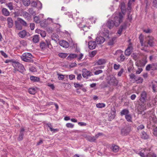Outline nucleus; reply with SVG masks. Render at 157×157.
I'll return each instance as SVG.
<instances>
[{"mask_svg": "<svg viewBox=\"0 0 157 157\" xmlns=\"http://www.w3.org/2000/svg\"><path fill=\"white\" fill-rule=\"evenodd\" d=\"M12 65L14 67L16 68L15 69H17V71L21 73L25 71L24 66L18 62L14 60L12 63Z\"/></svg>", "mask_w": 157, "mask_h": 157, "instance_id": "1", "label": "nucleus"}, {"mask_svg": "<svg viewBox=\"0 0 157 157\" xmlns=\"http://www.w3.org/2000/svg\"><path fill=\"white\" fill-rule=\"evenodd\" d=\"M123 16L121 12H119L118 16L115 17L113 19L115 26L116 27L118 26L119 24L122 22Z\"/></svg>", "mask_w": 157, "mask_h": 157, "instance_id": "2", "label": "nucleus"}, {"mask_svg": "<svg viewBox=\"0 0 157 157\" xmlns=\"http://www.w3.org/2000/svg\"><path fill=\"white\" fill-rule=\"evenodd\" d=\"M108 79L109 81L108 83L110 85L112 86H116L117 85L118 82L117 80L116 79L115 77L113 75L109 76Z\"/></svg>", "mask_w": 157, "mask_h": 157, "instance_id": "3", "label": "nucleus"}, {"mask_svg": "<svg viewBox=\"0 0 157 157\" xmlns=\"http://www.w3.org/2000/svg\"><path fill=\"white\" fill-rule=\"evenodd\" d=\"M131 131V127L126 126L121 129V134L122 136H126L129 134Z\"/></svg>", "mask_w": 157, "mask_h": 157, "instance_id": "4", "label": "nucleus"}, {"mask_svg": "<svg viewBox=\"0 0 157 157\" xmlns=\"http://www.w3.org/2000/svg\"><path fill=\"white\" fill-rule=\"evenodd\" d=\"M140 100L142 103L145 102L147 100V94L145 91H143L140 94Z\"/></svg>", "mask_w": 157, "mask_h": 157, "instance_id": "5", "label": "nucleus"}, {"mask_svg": "<svg viewBox=\"0 0 157 157\" xmlns=\"http://www.w3.org/2000/svg\"><path fill=\"white\" fill-rule=\"evenodd\" d=\"M127 22H124L123 25H121L117 31V33L121 35L123 30H126L127 28Z\"/></svg>", "mask_w": 157, "mask_h": 157, "instance_id": "6", "label": "nucleus"}, {"mask_svg": "<svg viewBox=\"0 0 157 157\" xmlns=\"http://www.w3.org/2000/svg\"><path fill=\"white\" fill-rule=\"evenodd\" d=\"M105 41V39L103 37L100 36H98L95 40L96 43L98 44H102Z\"/></svg>", "mask_w": 157, "mask_h": 157, "instance_id": "7", "label": "nucleus"}, {"mask_svg": "<svg viewBox=\"0 0 157 157\" xmlns=\"http://www.w3.org/2000/svg\"><path fill=\"white\" fill-rule=\"evenodd\" d=\"M106 25L109 29H111L115 25L114 21L112 20L109 19L107 21Z\"/></svg>", "mask_w": 157, "mask_h": 157, "instance_id": "8", "label": "nucleus"}, {"mask_svg": "<svg viewBox=\"0 0 157 157\" xmlns=\"http://www.w3.org/2000/svg\"><path fill=\"white\" fill-rule=\"evenodd\" d=\"M59 45L63 48H67L69 47V43L66 41L63 40L60 41L59 43Z\"/></svg>", "mask_w": 157, "mask_h": 157, "instance_id": "9", "label": "nucleus"}, {"mask_svg": "<svg viewBox=\"0 0 157 157\" xmlns=\"http://www.w3.org/2000/svg\"><path fill=\"white\" fill-rule=\"evenodd\" d=\"M89 48L90 49H93L95 48L96 46V43L95 41H90L88 43Z\"/></svg>", "mask_w": 157, "mask_h": 157, "instance_id": "10", "label": "nucleus"}, {"mask_svg": "<svg viewBox=\"0 0 157 157\" xmlns=\"http://www.w3.org/2000/svg\"><path fill=\"white\" fill-rule=\"evenodd\" d=\"M24 131L25 129L24 128H21L19 137L18 138V140L19 141H21L23 140L24 135Z\"/></svg>", "mask_w": 157, "mask_h": 157, "instance_id": "11", "label": "nucleus"}, {"mask_svg": "<svg viewBox=\"0 0 157 157\" xmlns=\"http://www.w3.org/2000/svg\"><path fill=\"white\" fill-rule=\"evenodd\" d=\"M154 38L152 36H149L148 37L147 44L149 45L150 47H153L154 45Z\"/></svg>", "mask_w": 157, "mask_h": 157, "instance_id": "12", "label": "nucleus"}, {"mask_svg": "<svg viewBox=\"0 0 157 157\" xmlns=\"http://www.w3.org/2000/svg\"><path fill=\"white\" fill-rule=\"evenodd\" d=\"M132 49L133 48L132 46L128 47L124 52L125 55L127 56H130L132 52Z\"/></svg>", "mask_w": 157, "mask_h": 157, "instance_id": "13", "label": "nucleus"}, {"mask_svg": "<svg viewBox=\"0 0 157 157\" xmlns=\"http://www.w3.org/2000/svg\"><path fill=\"white\" fill-rule=\"evenodd\" d=\"M22 13L24 17L28 20H30L31 19L32 17L31 15L27 12L23 11Z\"/></svg>", "mask_w": 157, "mask_h": 157, "instance_id": "14", "label": "nucleus"}, {"mask_svg": "<svg viewBox=\"0 0 157 157\" xmlns=\"http://www.w3.org/2000/svg\"><path fill=\"white\" fill-rule=\"evenodd\" d=\"M82 76L84 78H88L89 71L87 70L86 68H83L82 70Z\"/></svg>", "mask_w": 157, "mask_h": 157, "instance_id": "15", "label": "nucleus"}, {"mask_svg": "<svg viewBox=\"0 0 157 157\" xmlns=\"http://www.w3.org/2000/svg\"><path fill=\"white\" fill-rule=\"evenodd\" d=\"M145 107V105L143 103L142 104H139L137 107L136 109L140 111H144L146 109Z\"/></svg>", "mask_w": 157, "mask_h": 157, "instance_id": "16", "label": "nucleus"}, {"mask_svg": "<svg viewBox=\"0 0 157 157\" xmlns=\"http://www.w3.org/2000/svg\"><path fill=\"white\" fill-rule=\"evenodd\" d=\"M106 63L105 60L104 59H100L96 61L94 65H101L104 64Z\"/></svg>", "mask_w": 157, "mask_h": 157, "instance_id": "17", "label": "nucleus"}, {"mask_svg": "<svg viewBox=\"0 0 157 157\" xmlns=\"http://www.w3.org/2000/svg\"><path fill=\"white\" fill-rule=\"evenodd\" d=\"M120 7L122 14L123 15H124V13L126 11V8L125 3L123 2L121 3Z\"/></svg>", "mask_w": 157, "mask_h": 157, "instance_id": "18", "label": "nucleus"}, {"mask_svg": "<svg viewBox=\"0 0 157 157\" xmlns=\"http://www.w3.org/2000/svg\"><path fill=\"white\" fill-rule=\"evenodd\" d=\"M32 40L34 43H38L39 41V35H34L33 37Z\"/></svg>", "mask_w": 157, "mask_h": 157, "instance_id": "19", "label": "nucleus"}, {"mask_svg": "<svg viewBox=\"0 0 157 157\" xmlns=\"http://www.w3.org/2000/svg\"><path fill=\"white\" fill-rule=\"evenodd\" d=\"M8 27L10 28L12 27L13 25V21L11 17H8L7 19Z\"/></svg>", "mask_w": 157, "mask_h": 157, "instance_id": "20", "label": "nucleus"}, {"mask_svg": "<svg viewBox=\"0 0 157 157\" xmlns=\"http://www.w3.org/2000/svg\"><path fill=\"white\" fill-rule=\"evenodd\" d=\"M40 47L42 50H44L47 48L46 43L44 41H41L40 43Z\"/></svg>", "mask_w": 157, "mask_h": 157, "instance_id": "21", "label": "nucleus"}, {"mask_svg": "<svg viewBox=\"0 0 157 157\" xmlns=\"http://www.w3.org/2000/svg\"><path fill=\"white\" fill-rule=\"evenodd\" d=\"M77 57V55L75 54H70L67 57V59L69 60H71Z\"/></svg>", "mask_w": 157, "mask_h": 157, "instance_id": "22", "label": "nucleus"}, {"mask_svg": "<svg viewBox=\"0 0 157 157\" xmlns=\"http://www.w3.org/2000/svg\"><path fill=\"white\" fill-rule=\"evenodd\" d=\"M111 149L113 152L116 153L118 152L119 151V147L113 144V145H112Z\"/></svg>", "mask_w": 157, "mask_h": 157, "instance_id": "23", "label": "nucleus"}, {"mask_svg": "<svg viewBox=\"0 0 157 157\" xmlns=\"http://www.w3.org/2000/svg\"><path fill=\"white\" fill-rule=\"evenodd\" d=\"M19 22L17 21H15V25L16 28L19 30H21L22 29V27L21 25Z\"/></svg>", "mask_w": 157, "mask_h": 157, "instance_id": "24", "label": "nucleus"}, {"mask_svg": "<svg viewBox=\"0 0 157 157\" xmlns=\"http://www.w3.org/2000/svg\"><path fill=\"white\" fill-rule=\"evenodd\" d=\"M26 34V32L25 30H23L20 32L18 33L19 37L22 38L25 37Z\"/></svg>", "mask_w": 157, "mask_h": 157, "instance_id": "25", "label": "nucleus"}, {"mask_svg": "<svg viewBox=\"0 0 157 157\" xmlns=\"http://www.w3.org/2000/svg\"><path fill=\"white\" fill-rule=\"evenodd\" d=\"M29 12L33 16H35L36 15V11L35 10V8H29L28 10Z\"/></svg>", "mask_w": 157, "mask_h": 157, "instance_id": "26", "label": "nucleus"}, {"mask_svg": "<svg viewBox=\"0 0 157 157\" xmlns=\"http://www.w3.org/2000/svg\"><path fill=\"white\" fill-rule=\"evenodd\" d=\"M142 134L141 135V137L142 138L146 140L147 139L149 138V136L147 135V133L144 131H143L142 133Z\"/></svg>", "mask_w": 157, "mask_h": 157, "instance_id": "27", "label": "nucleus"}, {"mask_svg": "<svg viewBox=\"0 0 157 157\" xmlns=\"http://www.w3.org/2000/svg\"><path fill=\"white\" fill-rule=\"evenodd\" d=\"M17 20L23 25L25 26H27L26 22L21 18L18 17L17 18Z\"/></svg>", "mask_w": 157, "mask_h": 157, "instance_id": "28", "label": "nucleus"}, {"mask_svg": "<svg viewBox=\"0 0 157 157\" xmlns=\"http://www.w3.org/2000/svg\"><path fill=\"white\" fill-rule=\"evenodd\" d=\"M22 57L27 58H29L30 59H32L33 57L31 54L30 53H25L23 54Z\"/></svg>", "mask_w": 157, "mask_h": 157, "instance_id": "29", "label": "nucleus"}, {"mask_svg": "<svg viewBox=\"0 0 157 157\" xmlns=\"http://www.w3.org/2000/svg\"><path fill=\"white\" fill-rule=\"evenodd\" d=\"M30 79L33 82H38L40 80V78L33 76H31L30 77Z\"/></svg>", "mask_w": 157, "mask_h": 157, "instance_id": "30", "label": "nucleus"}, {"mask_svg": "<svg viewBox=\"0 0 157 157\" xmlns=\"http://www.w3.org/2000/svg\"><path fill=\"white\" fill-rule=\"evenodd\" d=\"M2 14L6 16H8L10 15V12L8 10L5 8H3L2 10Z\"/></svg>", "mask_w": 157, "mask_h": 157, "instance_id": "31", "label": "nucleus"}, {"mask_svg": "<svg viewBox=\"0 0 157 157\" xmlns=\"http://www.w3.org/2000/svg\"><path fill=\"white\" fill-rule=\"evenodd\" d=\"M28 92L30 94L33 95L36 93V91L34 88H29L28 89Z\"/></svg>", "mask_w": 157, "mask_h": 157, "instance_id": "32", "label": "nucleus"}, {"mask_svg": "<svg viewBox=\"0 0 157 157\" xmlns=\"http://www.w3.org/2000/svg\"><path fill=\"white\" fill-rule=\"evenodd\" d=\"M129 110L126 109H124L122 110L121 112V116H122L123 115H128L129 114Z\"/></svg>", "mask_w": 157, "mask_h": 157, "instance_id": "33", "label": "nucleus"}, {"mask_svg": "<svg viewBox=\"0 0 157 157\" xmlns=\"http://www.w3.org/2000/svg\"><path fill=\"white\" fill-rule=\"evenodd\" d=\"M116 39V37H112L111 39L109 40V41L108 43V44L109 45H113L115 42Z\"/></svg>", "mask_w": 157, "mask_h": 157, "instance_id": "34", "label": "nucleus"}, {"mask_svg": "<svg viewBox=\"0 0 157 157\" xmlns=\"http://www.w3.org/2000/svg\"><path fill=\"white\" fill-rule=\"evenodd\" d=\"M51 38L52 40L56 41V39H59V36L57 34L55 33H53L51 35Z\"/></svg>", "mask_w": 157, "mask_h": 157, "instance_id": "35", "label": "nucleus"}, {"mask_svg": "<svg viewBox=\"0 0 157 157\" xmlns=\"http://www.w3.org/2000/svg\"><path fill=\"white\" fill-rule=\"evenodd\" d=\"M21 58L23 61L26 62L32 63L33 62V59H28L27 58V57L21 56Z\"/></svg>", "mask_w": 157, "mask_h": 157, "instance_id": "36", "label": "nucleus"}, {"mask_svg": "<svg viewBox=\"0 0 157 157\" xmlns=\"http://www.w3.org/2000/svg\"><path fill=\"white\" fill-rule=\"evenodd\" d=\"M152 89L153 91L155 92L156 91L155 88L157 87V82L154 81L152 82Z\"/></svg>", "mask_w": 157, "mask_h": 157, "instance_id": "37", "label": "nucleus"}, {"mask_svg": "<svg viewBox=\"0 0 157 157\" xmlns=\"http://www.w3.org/2000/svg\"><path fill=\"white\" fill-rule=\"evenodd\" d=\"M40 23V26L42 27H46L47 25V23L46 20L41 21Z\"/></svg>", "mask_w": 157, "mask_h": 157, "instance_id": "38", "label": "nucleus"}, {"mask_svg": "<svg viewBox=\"0 0 157 157\" xmlns=\"http://www.w3.org/2000/svg\"><path fill=\"white\" fill-rule=\"evenodd\" d=\"M125 118L128 121L132 122V118L131 115L130 114H128V115H126V116H125Z\"/></svg>", "mask_w": 157, "mask_h": 157, "instance_id": "39", "label": "nucleus"}, {"mask_svg": "<svg viewBox=\"0 0 157 157\" xmlns=\"http://www.w3.org/2000/svg\"><path fill=\"white\" fill-rule=\"evenodd\" d=\"M23 4L25 6H28L30 4V0H22Z\"/></svg>", "mask_w": 157, "mask_h": 157, "instance_id": "40", "label": "nucleus"}, {"mask_svg": "<svg viewBox=\"0 0 157 157\" xmlns=\"http://www.w3.org/2000/svg\"><path fill=\"white\" fill-rule=\"evenodd\" d=\"M67 55L68 54L67 53H60L58 54L59 56L62 58H66Z\"/></svg>", "mask_w": 157, "mask_h": 157, "instance_id": "41", "label": "nucleus"}, {"mask_svg": "<svg viewBox=\"0 0 157 157\" xmlns=\"http://www.w3.org/2000/svg\"><path fill=\"white\" fill-rule=\"evenodd\" d=\"M130 78L131 79H134L136 81V80L137 79V76L135 75L133 73H131L129 75Z\"/></svg>", "mask_w": 157, "mask_h": 157, "instance_id": "42", "label": "nucleus"}, {"mask_svg": "<svg viewBox=\"0 0 157 157\" xmlns=\"http://www.w3.org/2000/svg\"><path fill=\"white\" fill-rule=\"evenodd\" d=\"M139 38L140 40V43L141 44V46H143L144 37L142 34L140 35Z\"/></svg>", "mask_w": 157, "mask_h": 157, "instance_id": "43", "label": "nucleus"}, {"mask_svg": "<svg viewBox=\"0 0 157 157\" xmlns=\"http://www.w3.org/2000/svg\"><path fill=\"white\" fill-rule=\"evenodd\" d=\"M6 5L10 10H12L13 9V4L12 3L10 2L8 3H6Z\"/></svg>", "mask_w": 157, "mask_h": 157, "instance_id": "44", "label": "nucleus"}, {"mask_svg": "<svg viewBox=\"0 0 157 157\" xmlns=\"http://www.w3.org/2000/svg\"><path fill=\"white\" fill-rule=\"evenodd\" d=\"M57 75H58V78L59 80H63L64 78L63 75L57 73Z\"/></svg>", "mask_w": 157, "mask_h": 157, "instance_id": "45", "label": "nucleus"}, {"mask_svg": "<svg viewBox=\"0 0 157 157\" xmlns=\"http://www.w3.org/2000/svg\"><path fill=\"white\" fill-rule=\"evenodd\" d=\"M103 36L107 37H109V31L108 30H104L103 32Z\"/></svg>", "mask_w": 157, "mask_h": 157, "instance_id": "46", "label": "nucleus"}, {"mask_svg": "<svg viewBox=\"0 0 157 157\" xmlns=\"http://www.w3.org/2000/svg\"><path fill=\"white\" fill-rule=\"evenodd\" d=\"M143 79L141 77H139L137 78L136 80V82L137 83H141L143 82Z\"/></svg>", "mask_w": 157, "mask_h": 157, "instance_id": "47", "label": "nucleus"}, {"mask_svg": "<svg viewBox=\"0 0 157 157\" xmlns=\"http://www.w3.org/2000/svg\"><path fill=\"white\" fill-rule=\"evenodd\" d=\"M111 111L110 113V114L112 115L113 116H115L116 114V110L114 107H113L111 109Z\"/></svg>", "mask_w": 157, "mask_h": 157, "instance_id": "48", "label": "nucleus"}, {"mask_svg": "<svg viewBox=\"0 0 157 157\" xmlns=\"http://www.w3.org/2000/svg\"><path fill=\"white\" fill-rule=\"evenodd\" d=\"M105 105L104 103H98L96 104V107L98 108H102L105 107Z\"/></svg>", "mask_w": 157, "mask_h": 157, "instance_id": "49", "label": "nucleus"}, {"mask_svg": "<svg viewBox=\"0 0 157 157\" xmlns=\"http://www.w3.org/2000/svg\"><path fill=\"white\" fill-rule=\"evenodd\" d=\"M152 67H153L152 64H148L146 67V69L147 71H149L151 69L152 70Z\"/></svg>", "mask_w": 157, "mask_h": 157, "instance_id": "50", "label": "nucleus"}, {"mask_svg": "<svg viewBox=\"0 0 157 157\" xmlns=\"http://www.w3.org/2000/svg\"><path fill=\"white\" fill-rule=\"evenodd\" d=\"M74 84L75 87L76 88H81V87H82L83 86L82 84L80 85L79 83H74Z\"/></svg>", "mask_w": 157, "mask_h": 157, "instance_id": "51", "label": "nucleus"}, {"mask_svg": "<svg viewBox=\"0 0 157 157\" xmlns=\"http://www.w3.org/2000/svg\"><path fill=\"white\" fill-rule=\"evenodd\" d=\"M152 65L153 66L152 70H157V62L155 63H152Z\"/></svg>", "mask_w": 157, "mask_h": 157, "instance_id": "52", "label": "nucleus"}, {"mask_svg": "<svg viewBox=\"0 0 157 157\" xmlns=\"http://www.w3.org/2000/svg\"><path fill=\"white\" fill-rule=\"evenodd\" d=\"M34 20L36 23H38L40 22L39 17L37 16H35L34 17Z\"/></svg>", "mask_w": 157, "mask_h": 157, "instance_id": "53", "label": "nucleus"}, {"mask_svg": "<svg viewBox=\"0 0 157 157\" xmlns=\"http://www.w3.org/2000/svg\"><path fill=\"white\" fill-rule=\"evenodd\" d=\"M120 59L119 62H122L125 59V57L123 54H121L120 56Z\"/></svg>", "mask_w": 157, "mask_h": 157, "instance_id": "54", "label": "nucleus"}, {"mask_svg": "<svg viewBox=\"0 0 157 157\" xmlns=\"http://www.w3.org/2000/svg\"><path fill=\"white\" fill-rule=\"evenodd\" d=\"M153 134L154 136H157V127H155L153 129Z\"/></svg>", "mask_w": 157, "mask_h": 157, "instance_id": "55", "label": "nucleus"}, {"mask_svg": "<svg viewBox=\"0 0 157 157\" xmlns=\"http://www.w3.org/2000/svg\"><path fill=\"white\" fill-rule=\"evenodd\" d=\"M81 27L82 28L81 30H83L85 32H87L88 29H89L88 27L86 25H84L83 27Z\"/></svg>", "mask_w": 157, "mask_h": 157, "instance_id": "56", "label": "nucleus"}, {"mask_svg": "<svg viewBox=\"0 0 157 157\" xmlns=\"http://www.w3.org/2000/svg\"><path fill=\"white\" fill-rule=\"evenodd\" d=\"M66 126L67 128H73L74 127V125L71 123H67L66 124Z\"/></svg>", "mask_w": 157, "mask_h": 157, "instance_id": "57", "label": "nucleus"}, {"mask_svg": "<svg viewBox=\"0 0 157 157\" xmlns=\"http://www.w3.org/2000/svg\"><path fill=\"white\" fill-rule=\"evenodd\" d=\"M0 52L1 54L5 58L8 57L7 55L3 51H1Z\"/></svg>", "mask_w": 157, "mask_h": 157, "instance_id": "58", "label": "nucleus"}, {"mask_svg": "<svg viewBox=\"0 0 157 157\" xmlns=\"http://www.w3.org/2000/svg\"><path fill=\"white\" fill-rule=\"evenodd\" d=\"M115 116H113L112 115L110 114L109 115V121H111L114 118Z\"/></svg>", "mask_w": 157, "mask_h": 157, "instance_id": "59", "label": "nucleus"}, {"mask_svg": "<svg viewBox=\"0 0 157 157\" xmlns=\"http://www.w3.org/2000/svg\"><path fill=\"white\" fill-rule=\"evenodd\" d=\"M89 141L91 142H94L96 140V138L94 137H90L89 138Z\"/></svg>", "mask_w": 157, "mask_h": 157, "instance_id": "60", "label": "nucleus"}, {"mask_svg": "<svg viewBox=\"0 0 157 157\" xmlns=\"http://www.w3.org/2000/svg\"><path fill=\"white\" fill-rule=\"evenodd\" d=\"M96 53L97 51H93L91 52V53L90 54V56L91 57H93L95 56Z\"/></svg>", "mask_w": 157, "mask_h": 157, "instance_id": "61", "label": "nucleus"}, {"mask_svg": "<svg viewBox=\"0 0 157 157\" xmlns=\"http://www.w3.org/2000/svg\"><path fill=\"white\" fill-rule=\"evenodd\" d=\"M102 72L103 71L102 70H98L95 71L94 72V74L95 75H97L102 73Z\"/></svg>", "mask_w": 157, "mask_h": 157, "instance_id": "62", "label": "nucleus"}, {"mask_svg": "<svg viewBox=\"0 0 157 157\" xmlns=\"http://www.w3.org/2000/svg\"><path fill=\"white\" fill-rule=\"evenodd\" d=\"M153 6L157 8V0H154L153 2Z\"/></svg>", "mask_w": 157, "mask_h": 157, "instance_id": "63", "label": "nucleus"}, {"mask_svg": "<svg viewBox=\"0 0 157 157\" xmlns=\"http://www.w3.org/2000/svg\"><path fill=\"white\" fill-rule=\"evenodd\" d=\"M77 64L75 63H71L69 65V67L70 68H73L76 67L77 66Z\"/></svg>", "mask_w": 157, "mask_h": 157, "instance_id": "64", "label": "nucleus"}]
</instances>
